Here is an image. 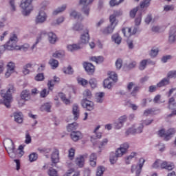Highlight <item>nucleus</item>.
Returning <instances> with one entry per match:
<instances>
[{"mask_svg": "<svg viewBox=\"0 0 176 176\" xmlns=\"http://www.w3.org/2000/svg\"><path fill=\"white\" fill-rule=\"evenodd\" d=\"M3 145L6 148L10 157L14 159V157H21L23 155H24V146H19V149L16 151L14 148V144H13V141L10 139H6L3 141Z\"/></svg>", "mask_w": 176, "mask_h": 176, "instance_id": "nucleus-1", "label": "nucleus"}, {"mask_svg": "<svg viewBox=\"0 0 176 176\" xmlns=\"http://www.w3.org/2000/svg\"><path fill=\"white\" fill-rule=\"evenodd\" d=\"M90 41V35L89 34V30L86 29L82 34L80 37V41L78 44H73L67 46V50L69 52H74V50H79L83 47V45H87Z\"/></svg>", "mask_w": 176, "mask_h": 176, "instance_id": "nucleus-2", "label": "nucleus"}, {"mask_svg": "<svg viewBox=\"0 0 176 176\" xmlns=\"http://www.w3.org/2000/svg\"><path fill=\"white\" fill-rule=\"evenodd\" d=\"M129 146L127 143H124L120 145V147L118 148L116 151V155L110 157V163L111 164H115L116 162H118V157H122V155L127 152V149H129Z\"/></svg>", "mask_w": 176, "mask_h": 176, "instance_id": "nucleus-3", "label": "nucleus"}, {"mask_svg": "<svg viewBox=\"0 0 176 176\" xmlns=\"http://www.w3.org/2000/svg\"><path fill=\"white\" fill-rule=\"evenodd\" d=\"M20 8L23 16H30L31 12L34 10V6H32V0H21Z\"/></svg>", "mask_w": 176, "mask_h": 176, "instance_id": "nucleus-4", "label": "nucleus"}, {"mask_svg": "<svg viewBox=\"0 0 176 176\" xmlns=\"http://www.w3.org/2000/svg\"><path fill=\"white\" fill-rule=\"evenodd\" d=\"M14 92V87L13 85H10L6 93H3V91H1V97L3 98L4 105L7 108H10V102H12V93Z\"/></svg>", "mask_w": 176, "mask_h": 176, "instance_id": "nucleus-5", "label": "nucleus"}, {"mask_svg": "<svg viewBox=\"0 0 176 176\" xmlns=\"http://www.w3.org/2000/svg\"><path fill=\"white\" fill-rule=\"evenodd\" d=\"M174 164L167 162L166 161L162 162L160 160H157L153 164V168H162L165 170H168L171 171V170H174Z\"/></svg>", "mask_w": 176, "mask_h": 176, "instance_id": "nucleus-6", "label": "nucleus"}, {"mask_svg": "<svg viewBox=\"0 0 176 176\" xmlns=\"http://www.w3.org/2000/svg\"><path fill=\"white\" fill-rule=\"evenodd\" d=\"M109 21L111 23V25L102 31L103 34H104L105 35H108V34H112V32H113V30H115V27L118 25V20H116V15H110Z\"/></svg>", "mask_w": 176, "mask_h": 176, "instance_id": "nucleus-7", "label": "nucleus"}, {"mask_svg": "<svg viewBox=\"0 0 176 176\" xmlns=\"http://www.w3.org/2000/svg\"><path fill=\"white\" fill-rule=\"evenodd\" d=\"M17 34H12L10 37V40L7 43V44L4 46L6 50H14L16 47L18 46L16 45L17 43Z\"/></svg>", "mask_w": 176, "mask_h": 176, "instance_id": "nucleus-8", "label": "nucleus"}, {"mask_svg": "<svg viewBox=\"0 0 176 176\" xmlns=\"http://www.w3.org/2000/svg\"><path fill=\"white\" fill-rule=\"evenodd\" d=\"M109 76V78L105 79L103 82L104 87L107 89H111L112 87V82L109 79H111L113 82H118V74L115 72H110Z\"/></svg>", "mask_w": 176, "mask_h": 176, "instance_id": "nucleus-9", "label": "nucleus"}, {"mask_svg": "<svg viewBox=\"0 0 176 176\" xmlns=\"http://www.w3.org/2000/svg\"><path fill=\"white\" fill-rule=\"evenodd\" d=\"M7 70L5 73V78H10L12 74L16 72V63L13 61H10L7 63Z\"/></svg>", "mask_w": 176, "mask_h": 176, "instance_id": "nucleus-10", "label": "nucleus"}, {"mask_svg": "<svg viewBox=\"0 0 176 176\" xmlns=\"http://www.w3.org/2000/svg\"><path fill=\"white\" fill-rule=\"evenodd\" d=\"M46 20H47V14L43 10H41L36 16V24H43Z\"/></svg>", "mask_w": 176, "mask_h": 176, "instance_id": "nucleus-11", "label": "nucleus"}, {"mask_svg": "<svg viewBox=\"0 0 176 176\" xmlns=\"http://www.w3.org/2000/svg\"><path fill=\"white\" fill-rule=\"evenodd\" d=\"M144 163H145V160L143 158L140 160L139 166L137 165H133L131 167V173H135V176H140L141 174V171L142 170V167H144Z\"/></svg>", "mask_w": 176, "mask_h": 176, "instance_id": "nucleus-12", "label": "nucleus"}, {"mask_svg": "<svg viewBox=\"0 0 176 176\" xmlns=\"http://www.w3.org/2000/svg\"><path fill=\"white\" fill-rule=\"evenodd\" d=\"M85 159H87V154L80 155L76 158L75 163L80 168L85 166Z\"/></svg>", "mask_w": 176, "mask_h": 176, "instance_id": "nucleus-13", "label": "nucleus"}, {"mask_svg": "<svg viewBox=\"0 0 176 176\" xmlns=\"http://www.w3.org/2000/svg\"><path fill=\"white\" fill-rule=\"evenodd\" d=\"M94 0H80V5H83L82 10H84L85 14L89 16V12L90 9L87 8L88 5H90Z\"/></svg>", "mask_w": 176, "mask_h": 176, "instance_id": "nucleus-14", "label": "nucleus"}, {"mask_svg": "<svg viewBox=\"0 0 176 176\" xmlns=\"http://www.w3.org/2000/svg\"><path fill=\"white\" fill-rule=\"evenodd\" d=\"M82 106L83 108H86L87 111H93L94 109V103L87 99L82 100Z\"/></svg>", "mask_w": 176, "mask_h": 176, "instance_id": "nucleus-15", "label": "nucleus"}, {"mask_svg": "<svg viewBox=\"0 0 176 176\" xmlns=\"http://www.w3.org/2000/svg\"><path fill=\"white\" fill-rule=\"evenodd\" d=\"M70 137L73 141L76 142L83 138V134H82V132L79 131H73L70 134Z\"/></svg>", "mask_w": 176, "mask_h": 176, "instance_id": "nucleus-16", "label": "nucleus"}, {"mask_svg": "<svg viewBox=\"0 0 176 176\" xmlns=\"http://www.w3.org/2000/svg\"><path fill=\"white\" fill-rule=\"evenodd\" d=\"M142 129H144V125L141 124L137 129L134 128H130L126 131V135H130V134H140L142 133Z\"/></svg>", "mask_w": 176, "mask_h": 176, "instance_id": "nucleus-17", "label": "nucleus"}, {"mask_svg": "<svg viewBox=\"0 0 176 176\" xmlns=\"http://www.w3.org/2000/svg\"><path fill=\"white\" fill-rule=\"evenodd\" d=\"M56 83H60V78L54 76V80H50L47 82L49 90H53V87H54V85Z\"/></svg>", "mask_w": 176, "mask_h": 176, "instance_id": "nucleus-18", "label": "nucleus"}, {"mask_svg": "<svg viewBox=\"0 0 176 176\" xmlns=\"http://www.w3.org/2000/svg\"><path fill=\"white\" fill-rule=\"evenodd\" d=\"M122 31L124 36L129 38V36H131V35H134L137 32V28H134L133 32H131V28H123Z\"/></svg>", "mask_w": 176, "mask_h": 176, "instance_id": "nucleus-19", "label": "nucleus"}, {"mask_svg": "<svg viewBox=\"0 0 176 176\" xmlns=\"http://www.w3.org/2000/svg\"><path fill=\"white\" fill-rule=\"evenodd\" d=\"M46 31L43 30L41 32L40 35L37 37L36 41L35 43L33 44V45L31 47V50H34L35 47H36V45L42 41V38H43L45 36H46Z\"/></svg>", "mask_w": 176, "mask_h": 176, "instance_id": "nucleus-20", "label": "nucleus"}, {"mask_svg": "<svg viewBox=\"0 0 176 176\" xmlns=\"http://www.w3.org/2000/svg\"><path fill=\"white\" fill-rule=\"evenodd\" d=\"M21 100H20V102H24V101H28V100L31 98V97L30 96V91L27 89L23 90L21 92Z\"/></svg>", "mask_w": 176, "mask_h": 176, "instance_id": "nucleus-21", "label": "nucleus"}, {"mask_svg": "<svg viewBox=\"0 0 176 176\" xmlns=\"http://www.w3.org/2000/svg\"><path fill=\"white\" fill-rule=\"evenodd\" d=\"M72 113L74 116V120H78V119H79V115H80L79 106H78V104H74L73 105Z\"/></svg>", "mask_w": 176, "mask_h": 176, "instance_id": "nucleus-22", "label": "nucleus"}, {"mask_svg": "<svg viewBox=\"0 0 176 176\" xmlns=\"http://www.w3.org/2000/svg\"><path fill=\"white\" fill-rule=\"evenodd\" d=\"M58 150H54L51 155V160L53 163V164H56V163H58L60 160V157H58Z\"/></svg>", "mask_w": 176, "mask_h": 176, "instance_id": "nucleus-23", "label": "nucleus"}, {"mask_svg": "<svg viewBox=\"0 0 176 176\" xmlns=\"http://www.w3.org/2000/svg\"><path fill=\"white\" fill-rule=\"evenodd\" d=\"M83 67L88 74H90L94 73V65H93V64L89 63H84Z\"/></svg>", "mask_w": 176, "mask_h": 176, "instance_id": "nucleus-24", "label": "nucleus"}, {"mask_svg": "<svg viewBox=\"0 0 176 176\" xmlns=\"http://www.w3.org/2000/svg\"><path fill=\"white\" fill-rule=\"evenodd\" d=\"M14 121L16 123H23V113L21 112H15L14 113Z\"/></svg>", "mask_w": 176, "mask_h": 176, "instance_id": "nucleus-25", "label": "nucleus"}, {"mask_svg": "<svg viewBox=\"0 0 176 176\" xmlns=\"http://www.w3.org/2000/svg\"><path fill=\"white\" fill-rule=\"evenodd\" d=\"M175 26H173L170 28V33H169V42L170 43H173L175 42Z\"/></svg>", "mask_w": 176, "mask_h": 176, "instance_id": "nucleus-26", "label": "nucleus"}, {"mask_svg": "<svg viewBox=\"0 0 176 176\" xmlns=\"http://www.w3.org/2000/svg\"><path fill=\"white\" fill-rule=\"evenodd\" d=\"M89 163L91 167L97 166V155L94 153H91L89 157Z\"/></svg>", "mask_w": 176, "mask_h": 176, "instance_id": "nucleus-27", "label": "nucleus"}, {"mask_svg": "<svg viewBox=\"0 0 176 176\" xmlns=\"http://www.w3.org/2000/svg\"><path fill=\"white\" fill-rule=\"evenodd\" d=\"M126 119L127 117H126V116H121L119 118V122L116 123V129L117 130H119V129H122V127H123V124L124 123V122H126Z\"/></svg>", "mask_w": 176, "mask_h": 176, "instance_id": "nucleus-28", "label": "nucleus"}, {"mask_svg": "<svg viewBox=\"0 0 176 176\" xmlns=\"http://www.w3.org/2000/svg\"><path fill=\"white\" fill-rule=\"evenodd\" d=\"M48 41L50 43L54 45L57 42V36L53 32H50L48 34Z\"/></svg>", "mask_w": 176, "mask_h": 176, "instance_id": "nucleus-29", "label": "nucleus"}, {"mask_svg": "<svg viewBox=\"0 0 176 176\" xmlns=\"http://www.w3.org/2000/svg\"><path fill=\"white\" fill-rule=\"evenodd\" d=\"M146 64H155L153 62H151L149 60H143L140 62L139 69L141 71L144 70V68H146Z\"/></svg>", "mask_w": 176, "mask_h": 176, "instance_id": "nucleus-30", "label": "nucleus"}, {"mask_svg": "<svg viewBox=\"0 0 176 176\" xmlns=\"http://www.w3.org/2000/svg\"><path fill=\"white\" fill-rule=\"evenodd\" d=\"M14 50H21L22 52H28L30 50V44L25 43L21 46H17L15 47Z\"/></svg>", "mask_w": 176, "mask_h": 176, "instance_id": "nucleus-31", "label": "nucleus"}, {"mask_svg": "<svg viewBox=\"0 0 176 176\" xmlns=\"http://www.w3.org/2000/svg\"><path fill=\"white\" fill-rule=\"evenodd\" d=\"M175 133V130L174 129H170L168 130L167 133H165L164 136V140L168 141L171 138V135Z\"/></svg>", "mask_w": 176, "mask_h": 176, "instance_id": "nucleus-32", "label": "nucleus"}, {"mask_svg": "<svg viewBox=\"0 0 176 176\" xmlns=\"http://www.w3.org/2000/svg\"><path fill=\"white\" fill-rule=\"evenodd\" d=\"M167 85H170V79L164 78L157 84V87H163L164 86H167Z\"/></svg>", "mask_w": 176, "mask_h": 176, "instance_id": "nucleus-33", "label": "nucleus"}, {"mask_svg": "<svg viewBox=\"0 0 176 176\" xmlns=\"http://www.w3.org/2000/svg\"><path fill=\"white\" fill-rule=\"evenodd\" d=\"M79 127V124L77 122H73L72 124H69L67 126L68 131H75Z\"/></svg>", "mask_w": 176, "mask_h": 176, "instance_id": "nucleus-34", "label": "nucleus"}, {"mask_svg": "<svg viewBox=\"0 0 176 176\" xmlns=\"http://www.w3.org/2000/svg\"><path fill=\"white\" fill-rule=\"evenodd\" d=\"M91 61L96 63V64H101V63L104 62V57L102 56H92L90 58Z\"/></svg>", "mask_w": 176, "mask_h": 176, "instance_id": "nucleus-35", "label": "nucleus"}, {"mask_svg": "<svg viewBox=\"0 0 176 176\" xmlns=\"http://www.w3.org/2000/svg\"><path fill=\"white\" fill-rule=\"evenodd\" d=\"M49 64L52 67V69H56V68L58 67V60L56 59H50Z\"/></svg>", "mask_w": 176, "mask_h": 176, "instance_id": "nucleus-36", "label": "nucleus"}, {"mask_svg": "<svg viewBox=\"0 0 176 176\" xmlns=\"http://www.w3.org/2000/svg\"><path fill=\"white\" fill-rule=\"evenodd\" d=\"M65 9H67V6H65L59 7L56 10H54L53 14L54 16H57V14H58L60 13H63V12H64V10H65Z\"/></svg>", "mask_w": 176, "mask_h": 176, "instance_id": "nucleus-37", "label": "nucleus"}, {"mask_svg": "<svg viewBox=\"0 0 176 176\" xmlns=\"http://www.w3.org/2000/svg\"><path fill=\"white\" fill-rule=\"evenodd\" d=\"M65 56V52L64 51H58L53 54V57L56 58H63Z\"/></svg>", "mask_w": 176, "mask_h": 176, "instance_id": "nucleus-38", "label": "nucleus"}, {"mask_svg": "<svg viewBox=\"0 0 176 176\" xmlns=\"http://www.w3.org/2000/svg\"><path fill=\"white\" fill-rule=\"evenodd\" d=\"M112 39L115 43H117V45H120V43L122 42V37L118 34L113 35Z\"/></svg>", "mask_w": 176, "mask_h": 176, "instance_id": "nucleus-39", "label": "nucleus"}, {"mask_svg": "<svg viewBox=\"0 0 176 176\" xmlns=\"http://www.w3.org/2000/svg\"><path fill=\"white\" fill-rule=\"evenodd\" d=\"M52 108V104L50 103H45L41 107V111H45L46 112H50Z\"/></svg>", "mask_w": 176, "mask_h": 176, "instance_id": "nucleus-40", "label": "nucleus"}, {"mask_svg": "<svg viewBox=\"0 0 176 176\" xmlns=\"http://www.w3.org/2000/svg\"><path fill=\"white\" fill-rule=\"evenodd\" d=\"M32 68V65L31 63H28L23 67V72L24 75H28L30 74V69Z\"/></svg>", "mask_w": 176, "mask_h": 176, "instance_id": "nucleus-41", "label": "nucleus"}, {"mask_svg": "<svg viewBox=\"0 0 176 176\" xmlns=\"http://www.w3.org/2000/svg\"><path fill=\"white\" fill-rule=\"evenodd\" d=\"M104 171H105V167L98 166L96 170V176L104 175Z\"/></svg>", "mask_w": 176, "mask_h": 176, "instance_id": "nucleus-42", "label": "nucleus"}, {"mask_svg": "<svg viewBox=\"0 0 176 176\" xmlns=\"http://www.w3.org/2000/svg\"><path fill=\"white\" fill-rule=\"evenodd\" d=\"M104 96H105V94L104 92H100L96 94V102H102Z\"/></svg>", "mask_w": 176, "mask_h": 176, "instance_id": "nucleus-43", "label": "nucleus"}, {"mask_svg": "<svg viewBox=\"0 0 176 176\" xmlns=\"http://www.w3.org/2000/svg\"><path fill=\"white\" fill-rule=\"evenodd\" d=\"M68 157L70 160H74L75 157V148H72L69 150Z\"/></svg>", "mask_w": 176, "mask_h": 176, "instance_id": "nucleus-44", "label": "nucleus"}, {"mask_svg": "<svg viewBox=\"0 0 176 176\" xmlns=\"http://www.w3.org/2000/svg\"><path fill=\"white\" fill-rule=\"evenodd\" d=\"M9 5L12 12H16V0H9Z\"/></svg>", "mask_w": 176, "mask_h": 176, "instance_id": "nucleus-45", "label": "nucleus"}, {"mask_svg": "<svg viewBox=\"0 0 176 176\" xmlns=\"http://www.w3.org/2000/svg\"><path fill=\"white\" fill-rule=\"evenodd\" d=\"M49 90L47 89H43L41 92H40V96L41 98H45L49 96Z\"/></svg>", "mask_w": 176, "mask_h": 176, "instance_id": "nucleus-46", "label": "nucleus"}, {"mask_svg": "<svg viewBox=\"0 0 176 176\" xmlns=\"http://www.w3.org/2000/svg\"><path fill=\"white\" fill-rule=\"evenodd\" d=\"M151 0H144L140 3L141 9H144V8H148L151 3Z\"/></svg>", "mask_w": 176, "mask_h": 176, "instance_id": "nucleus-47", "label": "nucleus"}, {"mask_svg": "<svg viewBox=\"0 0 176 176\" xmlns=\"http://www.w3.org/2000/svg\"><path fill=\"white\" fill-rule=\"evenodd\" d=\"M135 156H137L136 153H134V152L131 153V155L126 157V164H130V160H131V159L135 157Z\"/></svg>", "mask_w": 176, "mask_h": 176, "instance_id": "nucleus-48", "label": "nucleus"}, {"mask_svg": "<svg viewBox=\"0 0 176 176\" xmlns=\"http://www.w3.org/2000/svg\"><path fill=\"white\" fill-rule=\"evenodd\" d=\"M64 22V17L60 16L52 23V25H58Z\"/></svg>", "mask_w": 176, "mask_h": 176, "instance_id": "nucleus-49", "label": "nucleus"}, {"mask_svg": "<svg viewBox=\"0 0 176 176\" xmlns=\"http://www.w3.org/2000/svg\"><path fill=\"white\" fill-rule=\"evenodd\" d=\"M38 159V154L33 153L29 155L30 162H35Z\"/></svg>", "mask_w": 176, "mask_h": 176, "instance_id": "nucleus-50", "label": "nucleus"}, {"mask_svg": "<svg viewBox=\"0 0 176 176\" xmlns=\"http://www.w3.org/2000/svg\"><path fill=\"white\" fill-rule=\"evenodd\" d=\"M73 29L74 30V31H82V30L83 29V25L80 23H76L74 25Z\"/></svg>", "mask_w": 176, "mask_h": 176, "instance_id": "nucleus-51", "label": "nucleus"}, {"mask_svg": "<svg viewBox=\"0 0 176 176\" xmlns=\"http://www.w3.org/2000/svg\"><path fill=\"white\" fill-rule=\"evenodd\" d=\"M137 12H138V7H136L131 10L129 13L130 17L134 19L135 17V14H137Z\"/></svg>", "mask_w": 176, "mask_h": 176, "instance_id": "nucleus-52", "label": "nucleus"}, {"mask_svg": "<svg viewBox=\"0 0 176 176\" xmlns=\"http://www.w3.org/2000/svg\"><path fill=\"white\" fill-rule=\"evenodd\" d=\"M124 0H111L109 3L111 6H116V5H119L120 3H122Z\"/></svg>", "mask_w": 176, "mask_h": 176, "instance_id": "nucleus-53", "label": "nucleus"}, {"mask_svg": "<svg viewBox=\"0 0 176 176\" xmlns=\"http://www.w3.org/2000/svg\"><path fill=\"white\" fill-rule=\"evenodd\" d=\"M89 83L92 89L97 87V80H96V78L90 79Z\"/></svg>", "mask_w": 176, "mask_h": 176, "instance_id": "nucleus-54", "label": "nucleus"}, {"mask_svg": "<svg viewBox=\"0 0 176 176\" xmlns=\"http://www.w3.org/2000/svg\"><path fill=\"white\" fill-rule=\"evenodd\" d=\"M48 175L50 176H58V173L56 169L50 168L48 170Z\"/></svg>", "mask_w": 176, "mask_h": 176, "instance_id": "nucleus-55", "label": "nucleus"}, {"mask_svg": "<svg viewBox=\"0 0 176 176\" xmlns=\"http://www.w3.org/2000/svg\"><path fill=\"white\" fill-rule=\"evenodd\" d=\"M78 83L79 85H81V86H86V85H87L88 82L86 79L85 78H78Z\"/></svg>", "mask_w": 176, "mask_h": 176, "instance_id": "nucleus-56", "label": "nucleus"}, {"mask_svg": "<svg viewBox=\"0 0 176 176\" xmlns=\"http://www.w3.org/2000/svg\"><path fill=\"white\" fill-rule=\"evenodd\" d=\"M159 53V49H152L150 52L151 57H156Z\"/></svg>", "mask_w": 176, "mask_h": 176, "instance_id": "nucleus-57", "label": "nucleus"}, {"mask_svg": "<svg viewBox=\"0 0 176 176\" xmlns=\"http://www.w3.org/2000/svg\"><path fill=\"white\" fill-rule=\"evenodd\" d=\"M138 91H140V87L135 86V87H134L133 91L131 92V96H133V97H135V96H137V93H138Z\"/></svg>", "mask_w": 176, "mask_h": 176, "instance_id": "nucleus-58", "label": "nucleus"}, {"mask_svg": "<svg viewBox=\"0 0 176 176\" xmlns=\"http://www.w3.org/2000/svg\"><path fill=\"white\" fill-rule=\"evenodd\" d=\"M122 64H123V61L122 60V59L118 58L116 62V67L117 69H120L122 68Z\"/></svg>", "mask_w": 176, "mask_h": 176, "instance_id": "nucleus-59", "label": "nucleus"}, {"mask_svg": "<svg viewBox=\"0 0 176 176\" xmlns=\"http://www.w3.org/2000/svg\"><path fill=\"white\" fill-rule=\"evenodd\" d=\"M70 16L73 17L74 19H80V14L76 11H72L70 13Z\"/></svg>", "mask_w": 176, "mask_h": 176, "instance_id": "nucleus-60", "label": "nucleus"}, {"mask_svg": "<svg viewBox=\"0 0 176 176\" xmlns=\"http://www.w3.org/2000/svg\"><path fill=\"white\" fill-rule=\"evenodd\" d=\"M45 79V76H43V74H38L35 77V80H37V82H41Z\"/></svg>", "mask_w": 176, "mask_h": 176, "instance_id": "nucleus-61", "label": "nucleus"}, {"mask_svg": "<svg viewBox=\"0 0 176 176\" xmlns=\"http://www.w3.org/2000/svg\"><path fill=\"white\" fill-rule=\"evenodd\" d=\"M168 79H170L171 78H176V71H171L168 73L167 75Z\"/></svg>", "mask_w": 176, "mask_h": 176, "instance_id": "nucleus-62", "label": "nucleus"}, {"mask_svg": "<svg viewBox=\"0 0 176 176\" xmlns=\"http://www.w3.org/2000/svg\"><path fill=\"white\" fill-rule=\"evenodd\" d=\"M58 96L60 100L63 101V102H64V104H67V96H65V94L60 93Z\"/></svg>", "mask_w": 176, "mask_h": 176, "instance_id": "nucleus-63", "label": "nucleus"}, {"mask_svg": "<svg viewBox=\"0 0 176 176\" xmlns=\"http://www.w3.org/2000/svg\"><path fill=\"white\" fill-rule=\"evenodd\" d=\"M31 135H30V133H26L25 140V144H31Z\"/></svg>", "mask_w": 176, "mask_h": 176, "instance_id": "nucleus-64", "label": "nucleus"}]
</instances>
